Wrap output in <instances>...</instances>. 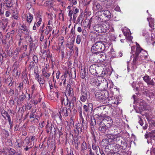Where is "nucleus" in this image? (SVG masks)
Wrapping results in <instances>:
<instances>
[{
	"label": "nucleus",
	"instance_id": "obj_37",
	"mask_svg": "<svg viewBox=\"0 0 155 155\" xmlns=\"http://www.w3.org/2000/svg\"><path fill=\"white\" fill-rule=\"evenodd\" d=\"M62 103H64L65 106L69 105V106H71V103L70 102H69V101L68 97H67V98L66 100L64 99L63 101H62Z\"/></svg>",
	"mask_w": 155,
	"mask_h": 155
},
{
	"label": "nucleus",
	"instance_id": "obj_48",
	"mask_svg": "<svg viewBox=\"0 0 155 155\" xmlns=\"http://www.w3.org/2000/svg\"><path fill=\"white\" fill-rule=\"evenodd\" d=\"M9 153L10 155H15L16 152L13 149L10 148L9 150Z\"/></svg>",
	"mask_w": 155,
	"mask_h": 155
},
{
	"label": "nucleus",
	"instance_id": "obj_44",
	"mask_svg": "<svg viewBox=\"0 0 155 155\" xmlns=\"http://www.w3.org/2000/svg\"><path fill=\"white\" fill-rule=\"evenodd\" d=\"M67 91H68V94H69V95H70L71 94V95H72V93L73 92V90L72 88L69 85V86H68V87H67Z\"/></svg>",
	"mask_w": 155,
	"mask_h": 155
},
{
	"label": "nucleus",
	"instance_id": "obj_15",
	"mask_svg": "<svg viewBox=\"0 0 155 155\" xmlns=\"http://www.w3.org/2000/svg\"><path fill=\"white\" fill-rule=\"evenodd\" d=\"M96 65L93 64L91 65L89 68V71L90 73L94 75H95L97 74V71L96 70Z\"/></svg>",
	"mask_w": 155,
	"mask_h": 155
},
{
	"label": "nucleus",
	"instance_id": "obj_53",
	"mask_svg": "<svg viewBox=\"0 0 155 155\" xmlns=\"http://www.w3.org/2000/svg\"><path fill=\"white\" fill-rule=\"evenodd\" d=\"M91 129V132L92 135L94 134V132H96V127H90Z\"/></svg>",
	"mask_w": 155,
	"mask_h": 155
},
{
	"label": "nucleus",
	"instance_id": "obj_20",
	"mask_svg": "<svg viewBox=\"0 0 155 155\" xmlns=\"http://www.w3.org/2000/svg\"><path fill=\"white\" fill-rule=\"evenodd\" d=\"M42 74L43 76L47 79H48L49 78L51 75V73L45 71V68L43 69Z\"/></svg>",
	"mask_w": 155,
	"mask_h": 155
},
{
	"label": "nucleus",
	"instance_id": "obj_33",
	"mask_svg": "<svg viewBox=\"0 0 155 155\" xmlns=\"http://www.w3.org/2000/svg\"><path fill=\"white\" fill-rule=\"evenodd\" d=\"M124 35L126 36V38H127L129 41H131L132 40V38L131 36V34L129 33H126L124 32Z\"/></svg>",
	"mask_w": 155,
	"mask_h": 155
},
{
	"label": "nucleus",
	"instance_id": "obj_1",
	"mask_svg": "<svg viewBox=\"0 0 155 155\" xmlns=\"http://www.w3.org/2000/svg\"><path fill=\"white\" fill-rule=\"evenodd\" d=\"M94 29L99 33L105 32L110 29V31H114L113 25L111 23L105 22L101 24H95L94 25Z\"/></svg>",
	"mask_w": 155,
	"mask_h": 155
},
{
	"label": "nucleus",
	"instance_id": "obj_17",
	"mask_svg": "<svg viewBox=\"0 0 155 155\" xmlns=\"http://www.w3.org/2000/svg\"><path fill=\"white\" fill-rule=\"evenodd\" d=\"M37 81L39 82L40 87L41 88H43L45 86V81L44 78H40L39 79H38Z\"/></svg>",
	"mask_w": 155,
	"mask_h": 155
},
{
	"label": "nucleus",
	"instance_id": "obj_61",
	"mask_svg": "<svg viewBox=\"0 0 155 155\" xmlns=\"http://www.w3.org/2000/svg\"><path fill=\"white\" fill-rule=\"evenodd\" d=\"M148 96L150 98H153L154 97V94L153 92L149 91V93H148Z\"/></svg>",
	"mask_w": 155,
	"mask_h": 155
},
{
	"label": "nucleus",
	"instance_id": "obj_51",
	"mask_svg": "<svg viewBox=\"0 0 155 155\" xmlns=\"http://www.w3.org/2000/svg\"><path fill=\"white\" fill-rule=\"evenodd\" d=\"M29 140L28 138H25L23 142V143L25 144V146L23 145V147H25L26 145V146L29 145Z\"/></svg>",
	"mask_w": 155,
	"mask_h": 155
},
{
	"label": "nucleus",
	"instance_id": "obj_22",
	"mask_svg": "<svg viewBox=\"0 0 155 155\" xmlns=\"http://www.w3.org/2000/svg\"><path fill=\"white\" fill-rule=\"evenodd\" d=\"M147 53L146 51H143V52H141L140 55V58L141 60H142L146 59L147 57Z\"/></svg>",
	"mask_w": 155,
	"mask_h": 155
},
{
	"label": "nucleus",
	"instance_id": "obj_47",
	"mask_svg": "<svg viewBox=\"0 0 155 155\" xmlns=\"http://www.w3.org/2000/svg\"><path fill=\"white\" fill-rule=\"evenodd\" d=\"M84 19V17L83 16V14L81 13V15L79 16L78 17L77 21L78 22H80L81 21V22H82Z\"/></svg>",
	"mask_w": 155,
	"mask_h": 155
},
{
	"label": "nucleus",
	"instance_id": "obj_8",
	"mask_svg": "<svg viewBox=\"0 0 155 155\" xmlns=\"http://www.w3.org/2000/svg\"><path fill=\"white\" fill-rule=\"evenodd\" d=\"M100 13H101L103 16H104L106 18L109 19H110L111 17V14L108 10H104L99 11L97 14H99Z\"/></svg>",
	"mask_w": 155,
	"mask_h": 155
},
{
	"label": "nucleus",
	"instance_id": "obj_38",
	"mask_svg": "<svg viewBox=\"0 0 155 155\" xmlns=\"http://www.w3.org/2000/svg\"><path fill=\"white\" fill-rule=\"evenodd\" d=\"M67 73L66 72H65L64 75H63L61 78H62V81H63V86H64L65 85V84L66 82V77Z\"/></svg>",
	"mask_w": 155,
	"mask_h": 155
},
{
	"label": "nucleus",
	"instance_id": "obj_29",
	"mask_svg": "<svg viewBox=\"0 0 155 155\" xmlns=\"http://www.w3.org/2000/svg\"><path fill=\"white\" fill-rule=\"evenodd\" d=\"M92 148L93 150L95 151L96 153H98V149L100 150V147L96 145L95 144L93 143L92 145Z\"/></svg>",
	"mask_w": 155,
	"mask_h": 155
},
{
	"label": "nucleus",
	"instance_id": "obj_3",
	"mask_svg": "<svg viewBox=\"0 0 155 155\" xmlns=\"http://www.w3.org/2000/svg\"><path fill=\"white\" fill-rule=\"evenodd\" d=\"M95 95L96 97L98 98L99 99L103 101L106 100L108 98V97L106 96L105 94L102 91L97 90L95 92ZM103 102V101H102Z\"/></svg>",
	"mask_w": 155,
	"mask_h": 155
},
{
	"label": "nucleus",
	"instance_id": "obj_13",
	"mask_svg": "<svg viewBox=\"0 0 155 155\" xmlns=\"http://www.w3.org/2000/svg\"><path fill=\"white\" fill-rule=\"evenodd\" d=\"M81 124L78 123H77L74 126V132L77 134L82 131Z\"/></svg>",
	"mask_w": 155,
	"mask_h": 155
},
{
	"label": "nucleus",
	"instance_id": "obj_27",
	"mask_svg": "<svg viewBox=\"0 0 155 155\" xmlns=\"http://www.w3.org/2000/svg\"><path fill=\"white\" fill-rule=\"evenodd\" d=\"M13 17L15 19H17L18 16V12L16 9L13 10Z\"/></svg>",
	"mask_w": 155,
	"mask_h": 155
},
{
	"label": "nucleus",
	"instance_id": "obj_63",
	"mask_svg": "<svg viewBox=\"0 0 155 155\" xmlns=\"http://www.w3.org/2000/svg\"><path fill=\"white\" fill-rule=\"evenodd\" d=\"M14 93V90L13 89H11L8 92V94L11 96H12Z\"/></svg>",
	"mask_w": 155,
	"mask_h": 155
},
{
	"label": "nucleus",
	"instance_id": "obj_23",
	"mask_svg": "<svg viewBox=\"0 0 155 155\" xmlns=\"http://www.w3.org/2000/svg\"><path fill=\"white\" fill-rule=\"evenodd\" d=\"M36 19L38 21L36 23V26L37 27H38L40 25L42 20L41 15H38L36 18Z\"/></svg>",
	"mask_w": 155,
	"mask_h": 155
},
{
	"label": "nucleus",
	"instance_id": "obj_24",
	"mask_svg": "<svg viewBox=\"0 0 155 155\" xmlns=\"http://www.w3.org/2000/svg\"><path fill=\"white\" fill-rule=\"evenodd\" d=\"M103 81L104 82L101 81L100 86H101L104 88H105L108 87L107 82L106 80L105 81L103 80Z\"/></svg>",
	"mask_w": 155,
	"mask_h": 155
},
{
	"label": "nucleus",
	"instance_id": "obj_25",
	"mask_svg": "<svg viewBox=\"0 0 155 155\" xmlns=\"http://www.w3.org/2000/svg\"><path fill=\"white\" fill-rule=\"evenodd\" d=\"M74 40H73L70 43H68L67 44V47L69 48L70 50L73 51V46L74 43Z\"/></svg>",
	"mask_w": 155,
	"mask_h": 155
},
{
	"label": "nucleus",
	"instance_id": "obj_39",
	"mask_svg": "<svg viewBox=\"0 0 155 155\" xmlns=\"http://www.w3.org/2000/svg\"><path fill=\"white\" fill-rule=\"evenodd\" d=\"M98 11H101V10L103 8L102 6L99 3H95V5Z\"/></svg>",
	"mask_w": 155,
	"mask_h": 155
},
{
	"label": "nucleus",
	"instance_id": "obj_21",
	"mask_svg": "<svg viewBox=\"0 0 155 155\" xmlns=\"http://www.w3.org/2000/svg\"><path fill=\"white\" fill-rule=\"evenodd\" d=\"M87 143L85 141H84L81 144V151L84 153V151L87 149Z\"/></svg>",
	"mask_w": 155,
	"mask_h": 155
},
{
	"label": "nucleus",
	"instance_id": "obj_43",
	"mask_svg": "<svg viewBox=\"0 0 155 155\" xmlns=\"http://www.w3.org/2000/svg\"><path fill=\"white\" fill-rule=\"evenodd\" d=\"M81 36L80 35H78L76 38V42L78 44H79L81 41Z\"/></svg>",
	"mask_w": 155,
	"mask_h": 155
},
{
	"label": "nucleus",
	"instance_id": "obj_5",
	"mask_svg": "<svg viewBox=\"0 0 155 155\" xmlns=\"http://www.w3.org/2000/svg\"><path fill=\"white\" fill-rule=\"evenodd\" d=\"M71 110L69 108H68L67 109V108H66V109H65L64 107L61 106L60 108L59 113L61 117V115L67 117L68 116Z\"/></svg>",
	"mask_w": 155,
	"mask_h": 155
},
{
	"label": "nucleus",
	"instance_id": "obj_42",
	"mask_svg": "<svg viewBox=\"0 0 155 155\" xmlns=\"http://www.w3.org/2000/svg\"><path fill=\"white\" fill-rule=\"evenodd\" d=\"M147 84L148 85H150L152 86H153L155 85V83L153 80V79H151V78L149 80L148 82L147 83Z\"/></svg>",
	"mask_w": 155,
	"mask_h": 155
},
{
	"label": "nucleus",
	"instance_id": "obj_45",
	"mask_svg": "<svg viewBox=\"0 0 155 155\" xmlns=\"http://www.w3.org/2000/svg\"><path fill=\"white\" fill-rule=\"evenodd\" d=\"M142 35L144 37H145L146 38H147L149 36V33H148L146 30L143 31Z\"/></svg>",
	"mask_w": 155,
	"mask_h": 155
},
{
	"label": "nucleus",
	"instance_id": "obj_12",
	"mask_svg": "<svg viewBox=\"0 0 155 155\" xmlns=\"http://www.w3.org/2000/svg\"><path fill=\"white\" fill-rule=\"evenodd\" d=\"M90 82L91 84L93 86L96 87L98 86H100L101 81L95 78H91Z\"/></svg>",
	"mask_w": 155,
	"mask_h": 155
},
{
	"label": "nucleus",
	"instance_id": "obj_19",
	"mask_svg": "<svg viewBox=\"0 0 155 155\" xmlns=\"http://www.w3.org/2000/svg\"><path fill=\"white\" fill-rule=\"evenodd\" d=\"M150 37V41H149L150 43H151L153 46H154V44L155 43V33H152Z\"/></svg>",
	"mask_w": 155,
	"mask_h": 155
},
{
	"label": "nucleus",
	"instance_id": "obj_16",
	"mask_svg": "<svg viewBox=\"0 0 155 155\" xmlns=\"http://www.w3.org/2000/svg\"><path fill=\"white\" fill-rule=\"evenodd\" d=\"M127 143L125 141L121 142V145L119 146L118 145H116L115 146V149L118 147L122 149V150H125L127 147Z\"/></svg>",
	"mask_w": 155,
	"mask_h": 155
},
{
	"label": "nucleus",
	"instance_id": "obj_41",
	"mask_svg": "<svg viewBox=\"0 0 155 155\" xmlns=\"http://www.w3.org/2000/svg\"><path fill=\"white\" fill-rule=\"evenodd\" d=\"M149 135L151 138L155 137V130H153L150 132H149Z\"/></svg>",
	"mask_w": 155,
	"mask_h": 155
},
{
	"label": "nucleus",
	"instance_id": "obj_14",
	"mask_svg": "<svg viewBox=\"0 0 155 155\" xmlns=\"http://www.w3.org/2000/svg\"><path fill=\"white\" fill-rule=\"evenodd\" d=\"M82 104L80 101L77 102L76 107L80 117H82Z\"/></svg>",
	"mask_w": 155,
	"mask_h": 155
},
{
	"label": "nucleus",
	"instance_id": "obj_36",
	"mask_svg": "<svg viewBox=\"0 0 155 155\" xmlns=\"http://www.w3.org/2000/svg\"><path fill=\"white\" fill-rule=\"evenodd\" d=\"M73 18L74 19H75L76 18L77 14L79 12V9L78 8H76L73 11Z\"/></svg>",
	"mask_w": 155,
	"mask_h": 155
},
{
	"label": "nucleus",
	"instance_id": "obj_6",
	"mask_svg": "<svg viewBox=\"0 0 155 155\" xmlns=\"http://www.w3.org/2000/svg\"><path fill=\"white\" fill-rule=\"evenodd\" d=\"M93 108V104L91 103H89L87 104V105H84L83 106L84 110L87 113V115L92 111Z\"/></svg>",
	"mask_w": 155,
	"mask_h": 155
},
{
	"label": "nucleus",
	"instance_id": "obj_2",
	"mask_svg": "<svg viewBox=\"0 0 155 155\" xmlns=\"http://www.w3.org/2000/svg\"><path fill=\"white\" fill-rule=\"evenodd\" d=\"M106 43L103 41H97L94 44L91 48L94 54H98L104 51L106 48Z\"/></svg>",
	"mask_w": 155,
	"mask_h": 155
},
{
	"label": "nucleus",
	"instance_id": "obj_58",
	"mask_svg": "<svg viewBox=\"0 0 155 155\" xmlns=\"http://www.w3.org/2000/svg\"><path fill=\"white\" fill-rule=\"evenodd\" d=\"M101 54L99 55L101 56V58L103 60H104L105 59V54L104 53L102 52Z\"/></svg>",
	"mask_w": 155,
	"mask_h": 155
},
{
	"label": "nucleus",
	"instance_id": "obj_52",
	"mask_svg": "<svg viewBox=\"0 0 155 155\" xmlns=\"http://www.w3.org/2000/svg\"><path fill=\"white\" fill-rule=\"evenodd\" d=\"M150 78L147 75L143 77V80L147 83L148 82Z\"/></svg>",
	"mask_w": 155,
	"mask_h": 155
},
{
	"label": "nucleus",
	"instance_id": "obj_31",
	"mask_svg": "<svg viewBox=\"0 0 155 155\" xmlns=\"http://www.w3.org/2000/svg\"><path fill=\"white\" fill-rule=\"evenodd\" d=\"M81 119V121L82 123V124H81V126L84 129H86L87 128L86 125L87 124L84 122V120L83 117L82 115V117H80Z\"/></svg>",
	"mask_w": 155,
	"mask_h": 155
},
{
	"label": "nucleus",
	"instance_id": "obj_56",
	"mask_svg": "<svg viewBox=\"0 0 155 155\" xmlns=\"http://www.w3.org/2000/svg\"><path fill=\"white\" fill-rule=\"evenodd\" d=\"M48 17L50 19V20H52L53 19V17L55 16V15H53L52 13H50L48 14Z\"/></svg>",
	"mask_w": 155,
	"mask_h": 155
},
{
	"label": "nucleus",
	"instance_id": "obj_34",
	"mask_svg": "<svg viewBox=\"0 0 155 155\" xmlns=\"http://www.w3.org/2000/svg\"><path fill=\"white\" fill-rule=\"evenodd\" d=\"M21 27L22 28V30L24 31H25L26 34H27L29 32V28L24 25H21Z\"/></svg>",
	"mask_w": 155,
	"mask_h": 155
},
{
	"label": "nucleus",
	"instance_id": "obj_59",
	"mask_svg": "<svg viewBox=\"0 0 155 155\" xmlns=\"http://www.w3.org/2000/svg\"><path fill=\"white\" fill-rule=\"evenodd\" d=\"M74 140L75 144L77 145V147H78V145L80 144V142L78 140V138H77L76 139H74Z\"/></svg>",
	"mask_w": 155,
	"mask_h": 155
},
{
	"label": "nucleus",
	"instance_id": "obj_35",
	"mask_svg": "<svg viewBox=\"0 0 155 155\" xmlns=\"http://www.w3.org/2000/svg\"><path fill=\"white\" fill-rule=\"evenodd\" d=\"M139 45H138V46H137V47L136 49V51L135 54L134 55H138L139 54V53H140L142 52L141 51L142 50L143 51V49H142L140 47H138Z\"/></svg>",
	"mask_w": 155,
	"mask_h": 155
},
{
	"label": "nucleus",
	"instance_id": "obj_28",
	"mask_svg": "<svg viewBox=\"0 0 155 155\" xmlns=\"http://www.w3.org/2000/svg\"><path fill=\"white\" fill-rule=\"evenodd\" d=\"M27 17V22L29 23H30L32 21L33 19L32 15L30 13L27 14L26 15Z\"/></svg>",
	"mask_w": 155,
	"mask_h": 155
},
{
	"label": "nucleus",
	"instance_id": "obj_54",
	"mask_svg": "<svg viewBox=\"0 0 155 155\" xmlns=\"http://www.w3.org/2000/svg\"><path fill=\"white\" fill-rule=\"evenodd\" d=\"M49 31L47 29H45L43 31H42V35L43 34L44 35H47L49 33Z\"/></svg>",
	"mask_w": 155,
	"mask_h": 155
},
{
	"label": "nucleus",
	"instance_id": "obj_55",
	"mask_svg": "<svg viewBox=\"0 0 155 155\" xmlns=\"http://www.w3.org/2000/svg\"><path fill=\"white\" fill-rule=\"evenodd\" d=\"M36 111H35L34 112H32L31 113H30L29 115V118L30 119H31L32 118H33V120H34L35 119V113Z\"/></svg>",
	"mask_w": 155,
	"mask_h": 155
},
{
	"label": "nucleus",
	"instance_id": "obj_30",
	"mask_svg": "<svg viewBox=\"0 0 155 155\" xmlns=\"http://www.w3.org/2000/svg\"><path fill=\"white\" fill-rule=\"evenodd\" d=\"M26 98V96L25 94L23 93H22L21 95H20L18 97V100L21 102H23L24 99Z\"/></svg>",
	"mask_w": 155,
	"mask_h": 155
},
{
	"label": "nucleus",
	"instance_id": "obj_7",
	"mask_svg": "<svg viewBox=\"0 0 155 155\" xmlns=\"http://www.w3.org/2000/svg\"><path fill=\"white\" fill-rule=\"evenodd\" d=\"M81 91L80 99L82 102H85L87 99V92L86 91H84L83 89H81Z\"/></svg>",
	"mask_w": 155,
	"mask_h": 155
},
{
	"label": "nucleus",
	"instance_id": "obj_46",
	"mask_svg": "<svg viewBox=\"0 0 155 155\" xmlns=\"http://www.w3.org/2000/svg\"><path fill=\"white\" fill-rule=\"evenodd\" d=\"M90 125H94L96 124V122L95 119L94 117L91 118V121L90 122Z\"/></svg>",
	"mask_w": 155,
	"mask_h": 155
},
{
	"label": "nucleus",
	"instance_id": "obj_50",
	"mask_svg": "<svg viewBox=\"0 0 155 155\" xmlns=\"http://www.w3.org/2000/svg\"><path fill=\"white\" fill-rule=\"evenodd\" d=\"M3 36L1 33L0 32V44H5V40L2 39Z\"/></svg>",
	"mask_w": 155,
	"mask_h": 155
},
{
	"label": "nucleus",
	"instance_id": "obj_40",
	"mask_svg": "<svg viewBox=\"0 0 155 155\" xmlns=\"http://www.w3.org/2000/svg\"><path fill=\"white\" fill-rule=\"evenodd\" d=\"M86 74V72H85L84 70L81 69V77L82 79L84 78Z\"/></svg>",
	"mask_w": 155,
	"mask_h": 155
},
{
	"label": "nucleus",
	"instance_id": "obj_26",
	"mask_svg": "<svg viewBox=\"0 0 155 155\" xmlns=\"http://www.w3.org/2000/svg\"><path fill=\"white\" fill-rule=\"evenodd\" d=\"M47 124L46 125V129H47V132L48 133L50 131H51L52 128V124L50 123L49 124L48 121L47 122Z\"/></svg>",
	"mask_w": 155,
	"mask_h": 155
},
{
	"label": "nucleus",
	"instance_id": "obj_49",
	"mask_svg": "<svg viewBox=\"0 0 155 155\" xmlns=\"http://www.w3.org/2000/svg\"><path fill=\"white\" fill-rule=\"evenodd\" d=\"M13 4L12 2H11L5 3V5L8 8H10L12 6Z\"/></svg>",
	"mask_w": 155,
	"mask_h": 155
},
{
	"label": "nucleus",
	"instance_id": "obj_62",
	"mask_svg": "<svg viewBox=\"0 0 155 155\" xmlns=\"http://www.w3.org/2000/svg\"><path fill=\"white\" fill-rule=\"evenodd\" d=\"M31 102L32 104H34L35 105L38 104V102L37 101V100L36 99L35 100L34 99H31Z\"/></svg>",
	"mask_w": 155,
	"mask_h": 155
},
{
	"label": "nucleus",
	"instance_id": "obj_60",
	"mask_svg": "<svg viewBox=\"0 0 155 155\" xmlns=\"http://www.w3.org/2000/svg\"><path fill=\"white\" fill-rule=\"evenodd\" d=\"M33 59L34 62L37 63L38 62V58L37 57L36 55H34L33 57Z\"/></svg>",
	"mask_w": 155,
	"mask_h": 155
},
{
	"label": "nucleus",
	"instance_id": "obj_10",
	"mask_svg": "<svg viewBox=\"0 0 155 155\" xmlns=\"http://www.w3.org/2000/svg\"><path fill=\"white\" fill-rule=\"evenodd\" d=\"M107 137L108 138V142L112 143H114L116 141L117 138H118L115 135H108Z\"/></svg>",
	"mask_w": 155,
	"mask_h": 155
},
{
	"label": "nucleus",
	"instance_id": "obj_57",
	"mask_svg": "<svg viewBox=\"0 0 155 155\" xmlns=\"http://www.w3.org/2000/svg\"><path fill=\"white\" fill-rule=\"evenodd\" d=\"M101 4L104 6L106 5L108 3L107 0H101Z\"/></svg>",
	"mask_w": 155,
	"mask_h": 155
},
{
	"label": "nucleus",
	"instance_id": "obj_18",
	"mask_svg": "<svg viewBox=\"0 0 155 155\" xmlns=\"http://www.w3.org/2000/svg\"><path fill=\"white\" fill-rule=\"evenodd\" d=\"M98 12L96 13V16L95 17V19L98 22H100L102 21L103 20V16L101 13H100L99 14H97Z\"/></svg>",
	"mask_w": 155,
	"mask_h": 155
},
{
	"label": "nucleus",
	"instance_id": "obj_11",
	"mask_svg": "<svg viewBox=\"0 0 155 155\" xmlns=\"http://www.w3.org/2000/svg\"><path fill=\"white\" fill-rule=\"evenodd\" d=\"M8 22V18H3L2 20L1 23L2 24V26L1 28L3 30H7V25Z\"/></svg>",
	"mask_w": 155,
	"mask_h": 155
},
{
	"label": "nucleus",
	"instance_id": "obj_9",
	"mask_svg": "<svg viewBox=\"0 0 155 155\" xmlns=\"http://www.w3.org/2000/svg\"><path fill=\"white\" fill-rule=\"evenodd\" d=\"M134 58L133 61V64L134 65H139L142 62L140 58H139L138 55H134Z\"/></svg>",
	"mask_w": 155,
	"mask_h": 155
},
{
	"label": "nucleus",
	"instance_id": "obj_4",
	"mask_svg": "<svg viewBox=\"0 0 155 155\" xmlns=\"http://www.w3.org/2000/svg\"><path fill=\"white\" fill-rule=\"evenodd\" d=\"M107 121L105 119H103L99 124L98 130L101 133H105L107 130V128L105 125V122Z\"/></svg>",
	"mask_w": 155,
	"mask_h": 155
},
{
	"label": "nucleus",
	"instance_id": "obj_64",
	"mask_svg": "<svg viewBox=\"0 0 155 155\" xmlns=\"http://www.w3.org/2000/svg\"><path fill=\"white\" fill-rule=\"evenodd\" d=\"M23 84L22 83H20L19 84L18 87L19 88L20 91H21V90L23 89Z\"/></svg>",
	"mask_w": 155,
	"mask_h": 155
},
{
	"label": "nucleus",
	"instance_id": "obj_32",
	"mask_svg": "<svg viewBox=\"0 0 155 155\" xmlns=\"http://www.w3.org/2000/svg\"><path fill=\"white\" fill-rule=\"evenodd\" d=\"M147 19L149 21V25L150 27L152 28V30H154V24L153 21L152 20V19H150V20L148 19V18H147Z\"/></svg>",
	"mask_w": 155,
	"mask_h": 155
}]
</instances>
